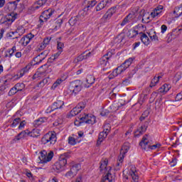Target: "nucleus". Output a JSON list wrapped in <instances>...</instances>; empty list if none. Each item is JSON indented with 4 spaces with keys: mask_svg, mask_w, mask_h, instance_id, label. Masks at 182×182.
Instances as JSON below:
<instances>
[{
    "mask_svg": "<svg viewBox=\"0 0 182 182\" xmlns=\"http://www.w3.org/2000/svg\"><path fill=\"white\" fill-rule=\"evenodd\" d=\"M68 159H70V153L67 152L60 156L59 161L53 166V170L57 173H60L65 170V166L68 164Z\"/></svg>",
    "mask_w": 182,
    "mask_h": 182,
    "instance_id": "f257e3e1",
    "label": "nucleus"
},
{
    "mask_svg": "<svg viewBox=\"0 0 182 182\" xmlns=\"http://www.w3.org/2000/svg\"><path fill=\"white\" fill-rule=\"evenodd\" d=\"M107 159L101 161L100 171H103V168H105V176L102 178L101 182H113V175L110 173L112 171V167L107 166Z\"/></svg>",
    "mask_w": 182,
    "mask_h": 182,
    "instance_id": "f03ea898",
    "label": "nucleus"
},
{
    "mask_svg": "<svg viewBox=\"0 0 182 182\" xmlns=\"http://www.w3.org/2000/svg\"><path fill=\"white\" fill-rule=\"evenodd\" d=\"M139 146H141V149L145 150V151H149V150H156V149H160V147H161V144L158 143L156 144L151 145V143H150L147 136H144L140 141Z\"/></svg>",
    "mask_w": 182,
    "mask_h": 182,
    "instance_id": "7ed1b4c3",
    "label": "nucleus"
},
{
    "mask_svg": "<svg viewBox=\"0 0 182 182\" xmlns=\"http://www.w3.org/2000/svg\"><path fill=\"white\" fill-rule=\"evenodd\" d=\"M134 58H129L126 60L120 66L117 67L115 70H113L112 75L113 76L116 77L121 73H123L126 70V69L130 67V65L133 63Z\"/></svg>",
    "mask_w": 182,
    "mask_h": 182,
    "instance_id": "20e7f679",
    "label": "nucleus"
},
{
    "mask_svg": "<svg viewBox=\"0 0 182 182\" xmlns=\"http://www.w3.org/2000/svg\"><path fill=\"white\" fill-rule=\"evenodd\" d=\"M58 138L56 137V134L48 132L41 139L42 144H46V146H53L56 143Z\"/></svg>",
    "mask_w": 182,
    "mask_h": 182,
    "instance_id": "39448f33",
    "label": "nucleus"
},
{
    "mask_svg": "<svg viewBox=\"0 0 182 182\" xmlns=\"http://www.w3.org/2000/svg\"><path fill=\"white\" fill-rule=\"evenodd\" d=\"M82 123H87V124H95L96 123V117L92 114H86L85 117H78L75 121V126H80Z\"/></svg>",
    "mask_w": 182,
    "mask_h": 182,
    "instance_id": "423d86ee",
    "label": "nucleus"
},
{
    "mask_svg": "<svg viewBox=\"0 0 182 182\" xmlns=\"http://www.w3.org/2000/svg\"><path fill=\"white\" fill-rule=\"evenodd\" d=\"M38 159L40 160V164H46V163H49V161H51L52 159H53V151H50L49 153H48L46 150H43L40 151Z\"/></svg>",
    "mask_w": 182,
    "mask_h": 182,
    "instance_id": "0eeeda50",
    "label": "nucleus"
},
{
    "mask_svg": "<svg viewBox=\"0 0 182 182\" xmlns=\"http://www.w3.org/2000/svg\"><path fill=\"white\" fill-rule=\"evenodd\" d=\"M82 85L83 82L79 80L72 82L68 87L71 95H75V96H76V95L82 90V88L83 87Z\"/></svg>",
    "mask_w": 182,
    "mask_h": 182,
    "instance_id": "6e6552de",
    "label": "nucleus"
},
{
    "mask_svg": "<svg viewBox=\"0 0 182 182\" xmlns=\"http://www.w3.org/2000/svg\"><path fill=\"white\" fill-rule=\"evenodd\" d=\"M54 12H55V10L52 9H48L43 11L39 18L40 25H43V22H46L48 19H50V16L53 15Z\"/></svg>",
    "mask_w": 182,
    "mask_h": 182,
    "instance_id": "1a4fd4ad",
    "label": "nucleus"
},
{
    "mask_svg": "<svg viewBox=\"0 0 182 182\" xmlns=\"http://www.w3.org/2000/svg\"><path fill=\"white\" fill-rule=\"evenodd\" d=\"M15 19H16V17L12 16V14H7L1 18L0 23H1V25H5V26L8 28L9 27V25L12 24Z\"/></svg>",
    "mask_w": 182,
    "mask_h": 182,
    "instance_id": "9d476101",
    "label": "nucleus"
},
{
    "mask_svg": "<svg viewBox=\"0 0 182 182\" xmlns=\"http://www.w3.org/2000/svg\"><path fill=\"white\" fill-rule=\"evenodd\" d=\"M65 102L62 100L55 101L50 107H48L46 110V113H52L54 110H58V109H62L63 107Z\"/></svg>",
    "mask_w": 182,
    "mask_h": 182,
    "instance_id": "9b49d317",
    "label": "nucleus"
},
{
    "mask_svg": "<svg viewBox=\"0 0 182 182\" xmlns=\"http://www.w3.org/2000/svg\"><path fill=\"white\" fill-rule=\"evenodd\" d=\"M113 56V53L110 51L107 52L105 55H104L99 60V64L101 66H107L109 65V59Z\"/></svg>",
    "mask_w": 182,
    "mask_h": 182,
    "instance_id": "f8f14e48",
    "label": "nucleus"
},
{
    "mask_svg": "<svg viewBox=\"0 0 182 182\" xmlns=\"http://www.w3.org/2000/svg\"><path fill=\"white\" fill-rule=\"evenodd\" d=\"M129 176L132 178L131 182H139V173L135 166H132L129 171Z\"/></svg>",
    "mask_w": 182,
    "mask_h": 182,
    "instance_id": "ddd939ff",
    "label": "nucleus"
},
{
    "mask_svg": "<svg viewBox=\"0 0 182 182\" xmlns=\"http://www.w3.org/2000/svg\"><path fill=\"white\" fill-rule=\"evenodd\" d=\"M33 38H35V35L30 33L21 39V43L23 46H26Z\"/></svg>",
    "mask_w": 182,
    "mask_h": 182,
    "instance_id": "4468645a",
    "label": "nucleus"
},
{
    "mask_svg": "<svg viewBox=\"0 0 182 182\" xmlns=\"http://www.w3.org/2000/svg\"><path fill=\"white\" fill-rule=\"evenodd\" d=\"M48 0H38L36 1L33 6L31 7V11H36L40 8H42L44 5H46Z\"/></svg>",
    "mask_w": 182,
    "mask_h": 182,
    "instance_id": "2eb2a0df",
    "label": "nucleus"
},
{
    "mask_svg": "<svg viewBox=\"0 0 182 182\" xmlns=\"http://www.w3.org/2000/svg\"><path fill=\"white\" fill-rule=\"evenodd\" d=\"M164 9V7L163 6H158L151 13V16L152 18H156V16H161V13L163 12Z\"/></svg>",
    "mask_w": 182,
    "mask_h": 182,
    "instance_id": "dca6fc26",
    "label": "nucleus"
},
{
    "mask_svg": "<svg viewBox=\"0 0 182 182\" xmlns=\"http://www.w3.org/2000/svg\"><path fill=\"white\" fill-rule=\"evenodd\" d=\"M147 127V122H145L136 130V132H135V137H139V136H141V134L146 133Z\"/></svg>",
    "mask_w": 182,
    "mask_h": 182,
    "instance_id": "f3484780",
    "label": "nucleus"
},
{
    "mask_svg": "<svg viewBox=\"0 0 182 182\" xmlns=\"http://www.w3.org/2000/svg\"><path fill=\"white\" fill-rule=\"evenodd\" d=\"M134 13H130L122 21V22L121 23V26H124V25H127V23H129V22H132V21H133L134 18Z\"/></svg>",
    "mask_w": 182,
    "mask_h": 182,
    "instance_id": "a211bd4d",
    "label": "nucleus"
},
{
    "mask_svg": "<svg viewBox=\"0 0 182 182\" xmlns=\"http://www.w3.org/2000/svg\"><path fill=\"white\" fill-rule=\"evenodd\" d=\"M29 133L30 132L28 129L22 131L17 136H15L14 139V141H18L21 140V139H25V137H28V136H29Z\"/></svg>",
    "mask_w": 182,
    "mask_h": 182,
    "instance_id": "6ab92c4d",
    "label": "nucleus"
},
{
    "mask_svg": "<svg viewBox=\"0 0 182 182\" xmlns=\"http://www.w3.org/2000/svg\"><path fill=\"white\" fill-rule=\"evenodd\" d=\"M88 6H89V3H87V8H84L83 10H81L79 11L78 15L77 16V18H78V19H80V21H83V18L87 16V11L89 8H90Z\"/></svg>",
    "mask_w": 182,
    "mask_h": 182,
    "instance_id": "aec40b11",
    "label": "nucleus"
},
{
    "mask_svg": "<svg viewBox=\"0 0 182 182\" xmlns=\"http://www.w3.org/2000/svg\"><path fill=\"white\" fill-rule=\"evenodd\" d=\"M116 14V7L110 8L104 15V19H110Z\"/></svg>",
    "mask_w": 182,
    "mask_h": 182,
    "instance_id": "412c9836",
    "label": "nucleus"
},
{
    "mask_svg": "<svg viewBox=\"0 0 182 182\" xmlns=\"http://www.w3.org/2000/svg\"><path fill=\"white\" fill-rule=\"evenodd\" d=\"M15 52H16V46H13L4 52V58H12Z\"/></svg>",
    "mask_w": 182,
    "mask_h": 182,
    "instance_id": "4be33fe9",
    "label": "nucleus"
},
{
    "mask_svg": "<svg viewBox=\"0 0 182 182\" xmlns=\"http://www.w3.org/2000/svg\"><path fill=\"white\" fill-rule=\"evenodd\" d=\"M48 122V118L47 117H41L38 118V119H36L33 124L34 126V127H39V126H41L43 123H45Z\"/></svg>",
    "mask_w": 182,
    "mask_h": 182,
    "instance_id": "5701e85b",
    "label": "nucleus"
},
{
    "mask_svg": "<svg viewBox=\"0 0 182 182\" xmlns=\"http://www.w3.org/2000/svg\"><path fill=\"white\" fill-rule=\"evenodd\" d=\"M92 56V52H89L87 53H82L76 59L75 62H82V60L85 59H87V58H90Z\"/></svg>",
    "mask_w": 182,
    "mask_h": 182,
    "instance_id": "b1692460",
    "label": "nucleus"
},
{
    "mask_svg": "<svg viewBox=\"0 0 182 182\" xmlns=\"http://www.w3.org/2000/svg\"><path fill=\"white\" fill-rule=\"evenodd\" d=\"M95 83V77L93 75H88L86 79V83L84 84L85 87H90Z\"/></svg>",
    "mask_w": 182,
    "mask_h": 182,
    "instance_id": "393cba45",
    "label": "nucleus"
},
{
    "mask_svg": "<svg viewBox=\"0 0 182 182\" xmlns=\"http://www.w3.org/2000/svg\"><path fill=\"white\" fill-rule=\"evenodd\" d=\"M130 150V146L129 144H124L121 149L119 156H123V157H126V153Z\"/></svg>",
    "mask_w": 182,
    "mask_h": 182,
    "instance_id": "a878e982",
    "label": "nucleus"
},
{
    "mask_svg": "<svg viewBox=\"0 0 182 182\" xmlns=\"http://www.w3.org/2000/svg\"><path fill=\"white\" fill-rule=\"evenodd\" d=\"M107 137V133L105 132H100L98 136V139L97 141V145L100 146L103 140H105Z\"/></svg>",
    "mask_w": 182,
    "mask_h": 182,
    "instance_id": "bb28decb",
    "label": "nucleus"
},
{
    "mask_svg": "<svg viewBox=\"0 0 182 182\" xmlns=\"http://www.w3.org/2000/svg\"><path fill=\"white\" fill-rule=\"evenodd\" d=\"M139 35H141V41L144 45L146 46L150 45V39H149V36L146 33H140Z\"/></svg>",
    "mask_w": 182,
    "mask_h": 182,
    "instance_id": "cd10ccee",
    "label": "nucleus"
},
{
    "mask_svg": "<svg viewBox=\"0 0 182 182\" xmlns=\"http://www.w3.org/2000/svg\"><path fill=\"white\" fill-rule=\"evenodd\" d=\"M106 6H107V0H102L96 6V11H102V9H105Z\"/></svg>",
    "mask_w": 182,
    "mask_h": 182,
    "instance_id": "c85d7f7f",
    "label": "nucleus"
},
{
    "mask_svg": "<svg viewBox=\"0 0 182 182\" xmlns=\"http://www.w3.org/2000/svg\"><path fill=\"white\" fill-rule=\"evenodd\" d=\"M31 69V65H28L25 68H22L18 74L19 77H22L26 73H28Z\"/></svg>",
    "mask_w": 182,
    "mask_h": 182,
    "instance_id": "c756f323",
    "label": "nucleus"
},
{
    "mask_svg": "<svg viewBox=\"0 0 182 182\" xmlns=\"http://www.w3.org/2000/svg\"><path fill=\"white\" fill-rule=\"evenodd\" d=\"M137 35H139V31L133 28L129 30L128 32L127 33V36H128V38H129L130 39L137 36Z\"/></svg>",
    "mask_w": 182,
    "mask_h": 182,
    "instance_id": "7c9ffc66",
    "label": "nucleus"
},
{
    "mask_svg": "<svg viewBox=\"0 0 182 182\" xmlns=\"http://www.w3.org/2000/svg\"><path fill=\"white\" fill-rule=\"evenodd\" d=\"M82 112V109H80L77 106L74 107L70 112V114L68 115L69 117H73L77 114H79Z\"/></svg>",
    "mask_w": 182,
    "mask_h": 182,
    "instance_id": "2f4dec72",
    "label": "nucleus"
},
{
    "mask_svg": "<svg viewBox=\"0 0 182 182\" xmlns=\"http://www.w3.org/2000/svg\"><path fill=\"white\" fill-rule=\"evenodd\" d=\"M80 164H75L73 166H71L70 167V171L73 172V174H75L76 176V174H77V171H79V170H80Z\"/></svg>",
    "mask_w": 182,
    "mask_h": 182,
    "instance_id": "473e14b6",
    "label": "nucleus"
},
{
    "mask_svg": "<svg viewBox=\"0 0 182 182\" xmlns=\"http://www.w3.org/2000/svg\"><path fill=\"white\" fill-rule=\"evenodd\" d=\"M124 160V157H123V156H118V160L117 162V166H116V170H120V168L122 167V166L123 165V161Z\"/></svg>",
    "mask_w": 182,
    "mask_h": 182,
    "instance_id": "72a5a7b5",
    "label": "nucleus"
},
{
    "mask_svg": "<svg viewBox=\"0 0 182 182\" xmlns=\"http://www.w3.org/2000/svg\"><path fill=\"white\" fill-rule=\"evenodd\" d=\"M62 50H58V52L53 55L48 60V63H52L55 60L58 59L59 56H60V53H62Z\"/></svg>",
    "mask_w": 182,
    "mask_h": 182,
    "instance_id": "f704fd0d",
    "label": "nucleus"
},
{
    "mask_svg": "<svg viewBox=\"0 0 182 182\" xmlns=\"http://www.w3.org/2000/svg\"><path fill=\"white\" fill-rule=\"evenodd\" d=\"M137 70H139V67L136 66L134 68H131L130 71L128 73V77L129 79H132L133 77V75H136L137 73Z\"/></svg>",
    "mask_w": 182,
    "mask_h": 182,
    "instance_id": "c9c22d12",
    "label": "nucleus"
},
{
    "mask_svg": "<svg viewBox=\"0 0 182 182\" xmlns=\"http://www.w3.org/2000/svg\"><path fill=\"white\" fill-rule=\"evenodd\" d=\"M8 8L9 11H16V8H18V4H16V1H10L9 3Z\"/></svg>",
    "mask_w": 182,
    "mask_h": 182,
    "instance_id": "e433bc0d",
    "label": "nucleus"
},
{
    "mask_svg": "<svg viewBox=\"0 0 182 182\" xmlns=\"http://www.w3.org/2000/svg\"><path fill=\"white\" fill-rule=\"evenodd\" d=\"M148 36H149L151 41L154 42H156V41H159V37L157 36L156 31L149 33Z\"/></svg>",
    "mask_w": 182,
    "mask_h": 182,
    "instance_id": "4c0bfd02",
    "label": "nucleus"
},
{
    "mask_svg": "<svg viewBox=\"0 0 182 182\" xmlns=\"http://www.w3.org/2000/svg\"><path fill=\"white\" fill-rule=\"evenodd\" d=\"M41 136V133L38 129H33L32 132H29L30 137H39Z\"/></svg>",
    "mask_w": 182,
    "mask_h": 182,
    "instance_id": "58836bf2",
    "label": "nucleus"
},
{
    "mask_svg": "<svg viewBox=\"0 0 182 182\" xmlns=\"http://www.w3.org/2000/svg\"><path fill=\"white\" fill-rule=\"evenodd\" d=\"M173 14H176L177 18H178L179 16H182V6H181L180 7H176L173 11Z\"/></svg>",
    "mask_w": 182,
    "mask_h": 182,
    "instance_id": "ea45409f",
    "label": "nucleus"
},
{
    "mask_svg": "<svg viewBox=\"0 0 182 182\" xmlns=\"http://www.w3.org/2000/svg\"><path fill=\"white\" fill-rule=\"evenodd\" d=\"M182 32L181 28H176L172 31V35L173 38H177Z\"/></svg>",
    "mask_w": 182,
    "mask_h": 182,
    "instance_id": "a19ab883",
    "label": "nucleus"
},
{
    "mask_svg": "<svg viewBox=\"0 0 182 182\" xmlns=\"http://www.w3.org/2000/svg\"><path fill=\"white\" fill-rule=\"evenodd\" d=\"M62 23H63V20L62 18H59L55 21V26L54 28L55 31H58L62 26Z\"/></svg>",
    "mask_w": 182,
    "mask_h": 182,
    "instance_id": "79ce46f5",
    "label": "nucleus"
},
{
    "mask_svg": "<svg viewBox=\"0 0 182 182\" xmlns=\"http://www.w3.org/2000/svg\"><path fill=\"white\" fill-rule=\"evenodd\" d=\"M14 87L17 89V92H22L25 89V84L18 82Z\"/></svg>",
    "mask_w": 182,
    "mask_h": 182,
    "instance_id": "37998d69",
    "label": "nucleus"
},
{
    "mask_svg": "<svg viewBox=\"0 0 182 182\" xmlns=\"http://www.w3.org/2000/svg\"><path fill=\"white\" fill-rule=\"evenodd\" d=\"M62 82H63V80L62 79H58L51 86V89L53 90H55V89H56V87H58V86H59Z\"/></svg>",
    "mask_w": 182,
    "mask_h": 182,
    "instance_id": "c03bdc74",
    "label": "nucleus"
},
{
    "mask_svg": "<svg viewBox=\"0 0 182 182\" xmlns=\"http://www.w3.org/2000/svg\"><path fill=\"white\" fill-rule=\"evenodd\" d=\"M49 83V79L48 78H44L43 80H41L38 85V87H43V86H45V85H48Z\"/></svg>",
    "mask_w": 182,
    "mask_h": 182,
    "instance_id": "a18cd8bd",
    "label": "nucleus"
},
{
    "mask_svg": "<svg viewBox=\"0 0 182 182\" xmlns=\"http://www.w3.org/2000/svg\"><path fill=\"white\" fill-rule=\"evenodd\" d=\"M33 60L35 62L34 65H39V63H41V62L43 60V58H42L41 56L38 55L33 58Z\"/></svg>",
    "mask_w": 182,
    "mask_h": 182,
    "instance_id": "49530a36",
    "label": "nucleus"
},
{
    "mask_svg": "<svg viewBox=\"0 0 182 182\" xmlns=\"http://www.w3.org/2000/svg\"><path fill=\"white\" fill-rule=\"evenodd\" d=\"M19 123H21V118H15L13 120L12 124H11V127H16V126H18Z\"/></svg>",
    "mask_w": 182,
    "mask_h": 182,
    "instance_id": "de8ad7c7",
    "label": "nucleus"
},
{
    "mask_svg": "<svg viewBox=\"0 0 182 182\" xmlns=\"http://www.w3.org/2000/svg\"><path fill=\"white\" fill-rule=\"evenodd\" d=\"M181 77H182V72H178L175 75L173 80H174V82H176V83H177V82H178V80H180V79H181Z\"/></svg>",
    "mask_w": 182,
    "mask_h": 182,
    "instance_id": "09e8293b",
    "label": "nucleus"
},
{
    "mask_svg": "<svg viewBox=\"0 0 182 182\" xmlns=\"http://www.w3.org/2000/svg\"><path fill=\"white\" fill-rule=\"evenodd\" d=\"M87 4H88V8H93L95 5L97 3L96 0H86Z\"/></svg>",
    "mask_w": 182,
    "mask_h": 182,
    "instance_id": "8fccbe9b",
    "label": "nucleus"
},
{
    "mask_svg": "<svg viewBox=\"0 0 182 182\" xmlns=\"http://www.w3.org/2000/svg\"><path fill=\"white\" fill-rule=\"evenodd\" d=\"M159 82V79L156 78V76L151 80V84H150V87H154Z\"/></svg>",
    "mask_w": 182,
    "mask_h": 182,
    "instance_id": "3c124183",
    "label": "nucleus"
},
{
    "mask_svg": "<svg viewBox=\"0 0 182 182\" xmlns=\"http://www.w3.org/2000/svg\"><path fill=\"white\" fill-rule=\"evenodd\" d=\"M110 124H105L104 125V133H107V135L109 134V132H110Z\"/></svg>",
    "mask_w": 182,
    "mask_h": 182,
    "instance_id": "603ef678",
    "label": "nucleus"
},
{
    "mask_svg": "<svg viewBox=\"0 0 182 182\" xmlns=\"http://www.w3.org/2000/svg\"><path fill=\"white\" fill-rule=\"evenodd\" d=\"M18 90L14 87H13L9 92V96H14V95L16 94Z\"/></svg>",
    "mask_w": 182,
    "mask_h": 182,
    "instance_id": "864d4df0",
    "label": "nucleus"
},
{
    "mask_svg": "<svg viewBox=\"0 0 182 182\" xmlns=\"http://www.w3.org/2000/svg\"><path fill=\"white\" fill-rule=\"evenodd\" d=\"M48 55H49V50H44L41 54H39L43 60L46 59V56H48Z\"/></svg>",
    "mask_w": 182,
    "mask_h": 182,
    "instance_id": "5fc2aeb1",
    "label": "nucleus"
},
{
    "mask_svg": "<svg viewBox=\"0 0 182 182\" xmlns=\"http://www.w3.org/2000/svg\"><path fill=\"white\" fill-rule=\"evenodd\" d=\"M77 19H79V18L77 17H74L72 18L69 20V23L70 25L73 26L76 24V22H77Z\"/></svg>",
    "mask_w": 182,
    "mask_h": 182,
    "instance_id": "6e6d98bb",
    "label": "nucleus"
},
{
    "mask_svg": "<svg viewBox=\"0 0 182 182\" xmlns=\"http://www.w3.org/2000/svg\"><path fill=\"white\" fill-rule=\"evenodd\" d=\"M77 107L80 109V110H83L85 107H86V102H80Z\"/></svg>",
    "mask_w": 182,
    "mask_h": 182,
    "instance_id": "4d7b16f0",
    "label": "nucleus"
},
{
    "mask_svg": "<svg viewBox=\"0 0 182 182\" xmlns=\"http://www.w3.org/2000/svg\"><path fill=\"white\" fill-rule=\"evenodd\" d=\"M68 143L71 144V146H75V144H76V139L74 137L70 136L68 138Z\"/></svg>",
    "mask_w": 182,
    "mask_h": 182,
    "instance_id": "13d9d810",
    "label": "nucleus"
},
{
    "mask_svg": "<svg viewBox=\"0 0 182 182\" xmlns=\"http://www.w3.org/2000/svg\"><path fill=\"white\" fill-rule=\"evenodd\" d=\"M64 46H65V45L63 44V43L58 42V44H57V49H58V50H61V51L63 52Z\"/></svg>",
    "mask_w": 182,
    "mask_h": 182,
    "instance_id": "bf43d9fd",
    "label": "nucleus"
},
{
    "mask_svg": "<svg viewBox=\"0 0 182 182\" xmlns=\"http://www.w3.org/2000/svg\"><path fill=\"white\" fill-rule=\"evenodd\" d=\"M76 176L72 171L70 169L68 172L65 173V177H68V178H72L73 177H75Z\"/></svg>",
    "mask_w": 182,
    "mask_h": 182,
    "instance_id": "052dcab7",
    "label": "nucleus"
},
{
    "mask_svg": "<svg viewBox=\"0 0 182 182\" xmlns=\"http://www.w3.org/2000/svg\"><path fill=\"white\" fill-rule=\"evenodd\" d=\"M52 39V37H47L46 38H44L43 41V43L47 46V45H49L50 41Z\"/></svg>",
    "mask_w": 182,
    "mask_h": 182,
    "instance_id": "680f3d73",
    "label": "nucleus"
},
{
    "mask_svg": "<svg viewBox=\"0 0 182 182\" xmlns=\"http://www.w3.org/2000/svg\"><path fill=\"white\" fill-rule=\"evenodd\" d=\"M19 126H18V129L19 130H22V129H23L25 127V126L26 125V121L25 120H23V121H21L19 122Z\"/></svg>",
    "mask_w": 182,
    "mask_h": 182,
    "instance_id": "e2e57ef3",
    "label": "nucleus"
},
{
    "mask_svg": "<svg viewBox=\"0 0 182 182\" xmlns=\"http://www.w3.org/2000/svg\"><path fill=\"white\" fill-rule=\"evenodd\" d=\"M150 19V16H147L145 14L142 17V23H149V20Z\"/></svg>",
    "mask_w": 182,
    "mask_h": 182,
    "instance_id": "0e129e2a",
    "label": "nucleus"
},
{
    "mask_svg": "<svg viewBox=\"0 0 182 182\" xmlns=\"http://www.w3.org/2000/svg\"><path fill=\"white\" fill-rule=\"evenodd\" d=\"M41 76H42V73L37 72L33 76V79H38V77H41Z\"/></svg>",
    "mask_w": 182,
    "mask_h": 182,
    "instance_id": "69168bd1",
    "label": "nucleus"
},
{
    "mask_svg": "<svg viewBox=\"0 0 182 182\" xmlns=\"http://www.w3.org/2000/svg\"><path fill=\"white\" fill-rule=\"evenodd\" d=\"M158 95H159V92H152V94L151 95V99H152L153 100H154V99H156V97H157Z\"/></svg>",
    "mask_w": 182,
    "mask_h": 182,
    "instance_id": "338daca9",
    "label": "nucleus"
},
{
    "mask_svg": "<svg viewBox=\"0 0 182 182\" xmlns=\"http://www.w3.org/2000/svg\"><path fill=\"white\" fill-rule=\"evenodd\" d=\"M176 99L177 100H181L182 99V91L181 92H179L178 94H177Z\"/></svg>",
    "mask_w": 182,
    "mask_h": 182,
    "instance_id": "774afa93",
    "label": "nucleus"
}]
</instances>
